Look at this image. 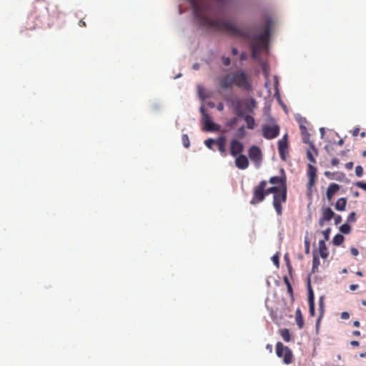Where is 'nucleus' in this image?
<instances>
[{
  "mask_svg": "<svg viewBox=\"0 0 366 366\" xmlns=\"http://www.w3.org/2000/svg\"><path fill=\"white\" fill-rule=\"evenodd\" d=\"M307 176L309 179L307 182V187L308 189H310L315 185L317 179V168L312 164H308Z\"/></svg>",
  "mask_w": 366,
  "mask_h": 366,
  "instance_id": "obj_13",
  "label": "nucleus"
},
{
  "mask_svg": "<svg viewBox=\"0 0 366 366\" xmlns=\"http://www.w3.org/2000/svg\"><path fill=\"white\" fill-rule=\"evenodd\" d=\"M355 185L359 187V188H361L363 190L366 191V182H358L355 184Z\"/></svg>",
  "mask_w": 366,
  "mask_h": 366,
  "instance_id": "obj_41",
  "label": "nucleus"
},
{
  "mask_svg": "<svg viewBox=\"0 0 366 366\" xmlns=\"http://www.w3.org/2000/svg\"><path fill=\"white\" fill-rule=\"evenodd\" d=\"M350 252L355 257H356V256H357L359 254V251L355 247H351Z\"/></svg>",
  "mask_w": 366,
  "mask_h": 366,
  "instance_id": "obj_44",
  "label": "nucleus"
},
{
  "mask_svg": "<svg viewBox=\"0 0 366 366\" xmlns=\"http://www.w3.org/2000/svg\"><path fill=\"white\" fill-rule=\"evenodd\" d=\"M278 152L280 158L286 160L287 154L288 153V135L285 134L282 139L278 141Z\"/></svg>",
  "mask_w": 366,
  "mask_h": 366,
  "instance_id": "obj_9",
  "label": "nucleus"
},
{
  "mask_svg": "<svg viewBox=\"0 0 366 366\" xmlns=\"http://www.w3.org/2000/svg\"><path fill=\"white\" fill-rule=\"evenodd\" d=\"M46 4L44 2H39L34 7V10L31 12L29 19H38V16L36 14V10L39 9L41 11H44L46 9Z\"/></svg>",
  "mask_w": 366,
  "mask_h": 366,
  "instance_id": "obj_18",
  "label": "nucleus"
},
{
  "mask_svg": "<svg viewBox=\"0 0 366 366\" xmlns=\"http://www.w3.org/2000/svg\"><path fill=\"white\" fill-rule=\"evenodd\" d=\"M306 252L308 253L310 250V244L307 241H305Z\"/></svg>",
  "mask_w": 366,
  "mask_h": 366,
  "instance_id": "obj_60",
  "label": "nucleus"
},
{
  "mask_svg": "<svg viewBox=\"0 0 366 366\" xmlns=\"http://www.w3.org/2000/svg\"><path fill=\"white\" fill-rule=\"evenodd\" d=\"M273 262L274 264H279V258L277 256H274L272 257Z\"/></svg>",
  "mask_w": 366,
  "mask_h": 366,
  "instance_id": "obj_57",
  "label": "nucleus"
},
{
  "mask_svg": "<svg viewBox=\"0 0 366 366\" xmlns=\"http://www.w3.org/2000/svg\"><path fill=\"white\" fill-rule=\"evenodd\" d=\"M227 137L224 135L219 136L215 139V144L217 146L218 151L223 157L227 156L226 151Z\"/></svg>",
  "mask_w": 366,
  "mask_h": 366,
  "instance_id": "obj_14",
  "label": "nucleus"
},
{
  "mask_svg": "<svg viewBox=\"0 0 366 366\" xmlns=\"http://www.w3.org/2000/svg\"><path fill=\"white\" fill-rule=\"evenodd\" d=\"M224 100L228 105L234 109V112L239 117H243L244 114L242 108L243 101L239 97L227 96L224 97Z\"/></svg>",
  "mask_w": 366,
  "mask_h": 366,
  "instance_id": "obj_5",
  "label": "nucleus"
},
{
  "mask_svg": "<svg viewBox=\"0 0 366 366\" xmlns=\"http://www.w3.org/2000/svg\"><path fill=\"white\" fill-rule=\"evenodd\" d=\"M234 163L236 167L239 169H246L249 166V160L244 154L237 155Z\"/></svg>",
  "mask_w": 366,
  "mask_h": 366,
  "instance_id": "obj_15",
  "label": "nucleus"
},
{
  "mask_svg": "<svg viewBox=\"0 0 366 366\" xmlns=\"http://www.w3.org/2000/svg\"><path fill=\"white\" fill-rule=\"evenodd\" d=\"M287 201V188H283L277 194L273 195L272 205L277 214L281 216L282 214V204Z\"/></svg>",
  "mask_w": 366,
  "mask_h": 366,
  "instance_id": "obj_4",
  "label": "nucleus"
},
{
  "mask_svg": "<svg viewBox=\"0 0 366 366\" xmlns=\"http://www.w3.org/2000/svg\"><path fill=\"white\" fill-rule=\"evenodd\" d=\"M281 176H274L269 178V183L273 184L275 187H280V189H282L284 187L287 188V178L283 169L280 170Z\"/></svg>",
  "mask_w": 366,
  "mask_h": 366,
  "instance_id": "obj_8",
  "label": "nucleus"
},
{
  "mask_svg": "<svg viewBox=\"0 0 366 366\" xmlns=\"http://www.w3.org/2000/svg\"><path fill=\"white\" fill-rule=\"evenodd\" d=\"M217 109L218 111H220V112L223 111V109H224L223 104L222 103H219L217 104Z\"/></svg>",
  "mask_w": 366,
  "mask_h": 366,
  "instance_id": "obj_52",
  "label": "nucleus"
},
{
  "mask_svg": "<svg viewBox=\"0 0 366 366\" xmlns=\"http://www.w3.org/2000/svg\"><path fill=\"white\" fill-rule=\"evenodd\" d=\"M309 144L310 147L307 150V157L311 163L315 164L316 162L315 157L317 156L318 152L312 143H310Z\"/></svg>",
  "mask_w": 366,
  "mask_h": 366,
  "instance_id": "obj_16",
  "label": "nucleus"
},
{
  "mask_svg": "<svg viewBox=\"0 0 366 366\" xmlns=\"http://www.w3.org/2000/svg\"><path fill=\"white\" fill-rule=\"evenodd\" d=\"M243 104L245 106L247 112L252 113L256 107V101L251 98L250 99L243 101Z\"/></svg>",
  "mask_w": 366,
  "mask_h": 366,
  "instance_id": "obj_19",
  "label": "nucleus"
},
{
  "mask_svg": "<svg viewBox=\"0 0 366 366\" xmlns=\"http://www.w3.org/2000/svg\"><path fill=\"white\" fill-rule=\"evenodd\" d=\"M232 53L234 56L237 55L238 54V49L237 48H235V47H233L232 49Z\"/></svg>",
  "mask_w": 366,
  "mask_h": 366,
  "instance_id": "obj_54",
  "label": "nucleus"
},
{
  "mask_svg": "<svg viewBox=\"0 0 366 366\" xmlns=\"http://www.w3.org/2000/svg\"><path fill=\"white\" fill-rule=\"evenodd\" d=\"M354 327H359L360 326V323L359 321L356 320L353 322Z\"/></svg>",
  "mask_w": 366,
  "mask_h": 366,
  "instance_id": "obj_61",
  "label": "nucleus"
},
{
  "mask_svg": "<svg viewBox=\"0 0 366 366\" xmlns=\"http://www.w3.org/2000/svg\"><path fill=\"white\" fill-rule=\"evenodd\" d=\"M309 311L311 316H315V303H309Z\"/></svg>",
  "mask_w": 366,
  "mask_h": 366,
  "instance_id": "obj_40",
  "label": "nucleus"
},
{
  "mask_svg": "<svg viewBox=\"0 0 366 366\" xmlns=\"http://www.w3.org/2000/svg\"><path fill=\"white\" fill-rule=\"evenodd\" d=\"M334 217L335 213L330 207L324 209L322 212V217L324 218V219H325L326 221H330Z\"/></svg>",
  "mask_w": 366,
  "mask_h": 366,
  "instance_id": "obj_24",
  "label": "nucleus"
},
{
  "mask_svg": "<svg viewBox=\"0 0 366 366\" xmlns=\"http://www.w3.org/2000/svg\"><path fill=\"white\" fill-rule=\"evenodd\" d=\"M280 134V127L278 125L262 127V135L267 139H272L277 137Z\"/></svg>",
  "mask_w": 366,
  "mask_h": 366,
  "instance_id": "obj_7",
  "label": "nucleus"
},
{
  "mask_svg": "<svg viewBox=\"0 0 366 366\" xmlns=\"http://www.w3.org/2000/svg\"><path fill=\"white\" fill-rule=\"evenodd\" d=\"M341 318L343 320H347L350 318V314L347 312H343L341 313Z\"/></svg>",
  "mask_w": 366,
  "mask_h": 366,
  "instance_id": "obj_46",
  "label": "nucleus"
},
{
  "mask_svg": "<svg viewBox=\"0 0 366 366\" xmlns=\"http://www.w3.org/2000/svg\"><path fill=\"white\" fill-rule=\"evenodd\" d=\"M320 262L317 254H314L312 258V272L317 271Z\"/></svg>",
  "mask_w": 366,
  "mask_h": 366,
  "instance_id": "obj_26",
  "label": "nucleus"
},
{
  "mask_svg": "<svg viewBox=\"0 0 366 366\" xmlns=\"http://www.w3.org/2000/svg\"><path fill=\"white\" fill-rule=\"evenodd\" d=\"M182 144L184 147L188 148L190 145L189 139L187 134H183L182 137Z\"/></svg>",
  "mask_w": 366,
  "mask_h": 366,
  "instance_id": "obj_32",
  "label": "nucleus"
},
{
  "mask_svg": "<svg viewBox=\"0 0 366 366\" xmlns=\"http://www.w3.org/2000/svg\"><path fill=\"white\" fill-rule=\"evenodd\" d=\"M267 349H268L269 350V352H272V346L271 345H267Z\"/></svg>",
  "mask_w": 366,
  "mask_h": 366,
  "instance_id": "obj_63",
  "label": "nucleus"
},
{
  "mask_svg": "<svg viewBox=\"0 0 366 366\" xmlns=\"http://www.w3.org/2000/svg\"><path fill=\"white\" fill-rule=\"evenodd\" d=\"M295 320L297 325L300 329L303 328L304 327V320L302 315V312L300 309H297L295 312Z\"/></svg>",
  "mask_w": 366,
  "mask_h": 366,
  "instance_id": "obj_22",
  "label": "nucleus"
},
{
  "mask_svg": "<svg viewBox=\"0 0 366 366\" xmlns=\"http://www.w3.org/2000/svg\"><path fill=\"white\" fill-rule=\"evenodd\" d=\"M334 219H335V224H340L342 222V217L339 214H337V215L335 214Z\"/></svg>",
  "mask_w": 366,
  "mask_h": 366,
  "instance_id": "obj_43",
  "label": "nucleus"
},
{
  "mask_svg": "<svg viewBox=\"0 0 366 366\" xmlns=\"http://www.w3.org/2000/svg\"><path fill=\"white\" fill-rule=\"evenodd\" d=\"M348 222H355L356 221V213L352 212L347 217Z\"/></svg>",
  "mask_w": 366,
  "mask_h": 366,
  "instance_id": "obj_37",
  "label": "nucleus"
},
{
  "mask_svg": "<svg viewBox=\"0 0 366 366\" xmlns=\"http://www.w3.org/2000/svg\"><path fill=\"white\" fill-rule=\"evenodd\" d=\"M340 189L339 184L336 183H332L327 187L326 192V196L328 200H331L335 194Z\"/></svg>",
  "mask_w": 366,
  "mask_h": 366,
  "instance_id": "obj_17",
  "label": "nucleus"
},
{
  "mask_svg": "<svg viewBox=\"0 0 366 366\" xmlns=\"http://www.w3.org/2000/svg\"><path fill=\"white\" fill-rule=\"evenodd\" d=\"M339 163H340V161H339V159H337V158H333V159H332V161H331V164H332V166H335V167L337 166V165L339 164Z\"/></svg>",
  "mask_w": 366,
  "mask_h": 366,
  "instance_id": "obj_47",
  "label": "nucleus"
},
{
  "mask_svg": "<svg viewBox=\"0 0 366 366\" xmlns=\"http://www.w3.org/2000/svg\"><path fill=\"white\" fill-rule=\"evenodd\" d=\"M350 345L353 347H358L360 345V343L358 341L356 340H352L350 342Z\"/></svg>",
  "mask_w": 366,
  "mask_h": 366,
  "instance_id": "obj_50",
  "label": "nucleus"
},
{
  "mask_svg": "<svg viewBox=\"0 0 366 366\" xmlns=\"http://www.w3.org/2000/svg\"><path fill=\"white\" fill-rule=\"evenodd\" d=\"M243 117L244 119V121L247 123V128L249 129H253L254 127V124H255L254 118L250 115H247V116L244 115Z\"/></svg>",
  "mask_w": 366,
  "mask_h": 366,
  "instance_id": "obj_25",
  "label": "nucleus"
},
{
  "mask_svg": "<svg viewBox=\"0 0 366 366\" xmlns=\"http://www.w3.org/2000/svg\"><path fill=\"white\" fill-rule=\"evenodd\" d=\"M355 174L359 177H362L363 174V168L361 166H357L355 167Z\"/></svg>",
  "mask_w": 366,
  "mask_h": 366,
  "instance_id": "obj_38",
  "label": "nucleus"
},
{
  "mask_svg": "<svg viewBox=\"0 0 366 366\" xmlns=\"http://www.w3.org/2000/svg\"><path fill=\"white\" fill-rule=\"evenodd\" d=\"M360 137L362 138H364L365 136H366V132H362L360 134Z\"/></svg>",
  "mask_w": 366,
  "mask_h": 366,
  "instance_id": "obj_62",
  "label": "nucleus"
},
{
  "mask_svg": "<svg viewBox=\"0 0 366 366\" xmlns=\"http://www.w3.org/2000/svg\"><path fill=\"white\" fill-rule=\"evenodd\" d=\"M345 167L348 170H351L353 168V162H350L345 164Z\"/></svg>",
  "mask_w": 366,
  "mask_h": 366,
  "instance_id": "obj_48",
  "label": "nucleus"
},
{
  "mask_svg": "<svg viewBox=\"0 0 366 366\" xmlns=\"http://www.w3.org/2000/svg\"><path fill=\"white\" fill-rule=\"evenodd\" d=\"M359 132H360V128L359 127H355L354 128V129L351 132L352 133V135L353 137H357L358 134H359Z\"/></svg>",
  "mask_w": 366,
  "mask_h": 366,
  "instance_id": "obj_45",
  "label": "nucleus"
},
{
  "mask_svg": "<svg viewBox=\"0 0 366 366\" xmlns=\"http://www.w3.org/2000/svg\"><path fill=\"white\" fill-rule=\"evenodd\" d=\"M352 335L354 336L359 337V336H360L361 333L359 330H355V331H353Z\"/></svg>",
  "mask_w": 366,
  "mask_h": 366,
  "instance_id": "obj_59",
  "label": "nucleus"
},
{
  "mask_svg": "<svg viewBox=\"0 0 366 366\" xmlns=\"http://www.w3.org/2000/svg\"><path fill=\"white\" fill-rule=\"evenodd\" d=\"M244 149V144L236 139L230 142V154L232 157H237L242 154Z\"/></svg>",
  "mask_w": 366,
  "mask_h": 366,
  "instance_id": "obj_12",
  "label": "nucleus"
},
{
  "mask_svg": "<svg viewBox=\"0 0 366 366\" xmlns=\"http://www.w3.org/2000/svg\"><path fill=\"white\" fill-rule=\"evenodd\" d=\"M280 335L282 337V339L285 342H290V334L287 329H283L280 331Z\"/></svg>",
  "mask_w": 366,
  "mask_h": 366,
  "instance_id": "obj_29",
  "label": "nucleus"
},
{
  "mask_svg": "<svg viewBox=\"0 0 366 366\" xmlns=\"http://www.w3.org/2000/svg\"><path fill=\"white\" fill-rule=\"evenodd\" d=\"M233 86L245 91H250L252 89L250 79L247 73L244 71H237L232 73Z\"/></svg>",
  "mask_w": 366,
  "mask_h": 366,
  "instance_id": "obj_1",
  "label": "nucleus"
},
{
  "mask_svg": "<svg viewBox=\"0 0 366 366\" xmlns=\"http://www.w3.org/2000/svg\"><path fill=\"white\" fill-rule=\"evenodd\" d=\"M200 112L202 114V119L204 123L205 130L217 131L219 129V125L214 124L212 121L211 117L203 107L200 108Z\"/></svg>",
  "mask_w": 366,
  "mask_h": 366,
  "instance_id": "obj_6",
  "label": "nucleus"
},
{
  "mask_svg": "<svg viewBox=\"0 0 366 366\" xmlns=\"http://www.w3.org/2000/svg\"><path fill=\"white\" fill-rule=\"evenodd\" d=\"M267 184L266 180H262L257 186L253 189L252 198L250 201V204L255 205L263 202L265 199L264 188Z\"/></svg>",
  "mask_w": 366,
  "mask_h": 366,
  "instance_id": "obj_2",
  "label": "nucleus"
},
{
  "mask_svg": "<svg viewBox=\"0 0 366 366\" xmlns=\"http://www.w3.org/2000/svg\"><path fill=\"white\" fill-rule=\"evenodd\" d=\"M308 303H315L314 301V293L311 288L310 285L309 284V291H308Z\"/></svg>",
  "mask_w": 366,
  "mask_h": 366,
  "instance_id": "obj_33",
  "label": "nucleus"
},
{
  "mask_svg": "<svg viewBox=\"0 0 366 366\" xmlns=\"http://www.w3.org/2000/svg\"><path fill=\"white\" fill-rule=\"evenodd\" d=\"M236 121H237V119L235 118H234L233 119H232L229 122V123H228V126L232 127L236 123Z\"/></svg>",
  "mask_w": 366,
  "mask_h": 366,
  "instance_id": "obj_56",
  "label": "nucleus"
},
{
  "mask_svg": "<svg viewBox=\"0 0 366 366\" xmlns=\"http://www.w3.org/2000/svg\"><path fill=\"white\" fill-rule=\"evenodd\" d=\"M217 82L220 89L223 90L232 88L233 82L232 73L220 76L218 78Z\"/></svg>",
  "mask_w": 366,
  "mask_h": 366,
  "instance_id": "obj_11",
  "label": "nucleus"
},
{
  "mask_svg": "<svg viewBox=\"0 0 366 366\" xmlns=\"http://www.w3.org/2000/svg\"><path fill=\"white\" fill-rule=\"evenodd\" d=\"M248 155L250 159L257 165L259 166L262 159V152L257 146H252L248 151Z\"/></svg>",
  "mask_w": 366,
  "mask_h": 366,
  "instance_id": "obj_10",
  "label": "nucleus"
},
{
  "mask_svg": "<svg viewBox=\"0 0 366 366\" xmlns=\"http://www.w3.org/2000/svg\"><path fill=\"white\" fill-rule=\"evenodd\" d=\"M281 189H280V187L272 186L267 189L264 188L265 195H268L269 194H273V195L277 194L279 192H280Z\"/></svg>",
  "mask_w": 366,
  "mask_h": 366,
  "instance_id": "obj_27",
  "label": "nucleus"
},
{
  "mask_svg": "<svg viewBox=\"0 0 366 366\" xmlns=\"http://www.w3.org/2000/svg\"><path fill=\"white\" fill-rule=\"evenodd\" d=\"M215 144V139H213L212 138H209L204 141V144L209 149H213L212 144Z\"/></svg>",
  "mask_w": 366,
  "mask_h": 366,
  "instance_id": "obj_34",
  "label": "nucleus"
},
{
  "mask_svg": "<svg viewBox=\"0 0 366 366\" xmlns=\"http://www.w3.org/2000/svg\"><path fill=\"white\" fill-rule=\"evenodd\" d=\"M319 305H320V310H321V313H320V315L318 318V320H317V323L320 321V319L321 317H322V315H323V307H324V301H323V297H321L320 300H319Z\"/></svg>",
  "mask_w": 366,
  "mask_h": 366,
  "instance_id": "obj_35",
  "label": "nucleus"
},
{
  "mask_svg": "<svg viewBox=\"0 0 366 366\" xmlns=\"http://www.w3.org/2000/svg\"><path fill=\"white\" fill-rule=\"evenodd\" d=\"M322 234L324 235V237H325V241H327L329 239V237H330V228H327L325 230H324L322 232Z\"/></svg>",
  "mask_w": 366,
  "mask_h": 366,
  "instance_id": "obj_39",
  "label": "nucleus"
},
{
  "mask_svg": "<svg viewBox=\"0 0 366 366\" xmlns=\"http://www.w3.org/2000/svg\"><path fill=\"white\" fill-rule=\"evenodd\" d=\"M357 288H358V285H350V289L352 291L355 290Z\"/></svg>",
  "mask_w": 366,
  "mask_h": 366,
  "instance_id": "obj_55",
  "label": "nucleus"
},
{
  "mask_svg": "<svg viewBox=\"0 0 366 366\" xmlns=\"http://www.w3.org/2000/svg\"><path fill=\"white\" fill-rule=\"evenodd\" d=\"M245 134L246 132L244 127L243 126L239 127L237 130V137L239 138H243L245 136Z\"/></svg>",
  "mask_w": 366,
  "mask_h": 366,
  "instance_id": "obj_36",
  "label": "nucleus"
},
{
  "mask_svg": "<svg viewBox=\"0 0 366 366\" xmlns=\"http://www.w3.org/2000/svg\"><path fill=\"white\" fill-rule=\"evenodd\" d=\"M276 354L279 357L283 358V362L286 365H289L293 362L292 350L280 342H278L276 345Z\"/></svg>",
  "mask_w": 366,
  "mask_h": 366,
  "instance_id": "obj_3",
  "label": "nucleus"
},
{
  "mask_svg": "<svg viewBox=\"0 0 366 366\" xmlns=\"http://www.w3.org/2000/svg\"><path fill=\"white\" fill-rule=\"evenodd\" d=\"M356 274H357V275H358V276H360V277L363 276L362 272H360V271L357 272H356Z\"/></svg>",
  "mask_w": 366,
  "mask_h": 366,
  "instance_id": "obj_64",
  "label": "nucleus"
},
{
  "mask_svg": "<svg viewBox=\"0 0 366 366\" xmlns=\"http://www.w3.org/2000/svg\"><path fill=\"white\" fill-rule=\"evenodd\" d=\"M222 63L224 66H229L231 63V60L229 57H225V56H223L222 57Z\"/></svg>",
  "mask_w": 366,
  "mask_h": 366,
  "instance_id": "obj_42",
  "label": "nucleus"
},
{
  "mask_svg": "<svg viewBox=\"0 0 366 366\" xmlns=\"http://www.w3.org/2000/svg\"><path fill=\"white\" fill-rule=\"evenodd\" d=\"M347 199L345 198H340L335 203V207L338 211H343L345 209Z\"/></svg>",
  "mask_w": 366,
  "mask_h": 366,
  "instance_id": "obj_23",
  "label": "nucleus"
},
{
  "mask_svg": "<svg viewBox=\"0 0 366 366\" xmlns=\"http://www.w3.org/2000/svg\"><path fill=\"white\" fill-rule=\"evenodd\" d=\"M345 240V237L343 235L337 234L333 238V244L335 245L339 246L343 243Z\"/></svg>",
  "mask_w": 366,
  "mask_h": 366,
  "instance_id": "obj_28",
  "label": "nucleus"
},
{
  "mask_svg": "<svg viewBox=\"0 0 366 366\" xmlns=\"http://www.w3.org/2000/svg\"><path fill=\"white\" fill-rule=\"evenodd\" d=\"M326 220L324 219V218L322 217L320 220H319V224L321 227H322L324 225V223Z\"/></svg>",
  "mask_w": 366,
  "mask_h": 366,
  "instance_id": "obj_58",
  "label": "nucleus"
},
{
  "mask_svg": "<svg viewBox=\"0 0 366 366\" xmlns=\"http://www.w3.org/2000/svg\"><path fill=\"white\" fill-rule=\"evenodd\" d=\"M284 282L287 286V292L290 294V295L293 297V290L292 287L287 277H284Z\"/></svg>",
  "mask_w": 366,
  "mask_h": 366,
  "instance_id": "obj_30",
  "label": "nucleus"
},
{
  "mask_svg": "<svg viewBox=\"0 0 366 366\" xmlns=\"http://www.w3.org/2000/svg\"><path fill=\"white\" fill-rule=\"evenodd\" d=\"M340 231L343 234H349L351 231V227L348 224H344L340 226Z\"/></svg>",
  "mask_w": 366,
  "mask_h": 366,
  "instance_id": "obj_31",
  "label": "nucleus"
},
{
  "mask_svg": "<svg viewBox=\"0 0 366 366\" xmlns=\"http://www.w3.org/2000/svg\"><path fill=\"white\" fill-rule=\"evenodd\" d=\"M247 53H246V52H244V51L242 52V53H241V54H240V59H241L242 61H244V60H246V59H247Z\"/></svg>",
  "mask_w": 366,
  "mask_h": 366,
  "instance_id": "obj_49",
  "label": "nucleus"
},
{
  "mask_svg": "<svg viewBox=\"0 0 366 366\" xmlns=\"http://www.w3.org/2000/svg\"><path fill=\"white\" fill-rule=\"evenodd\" d=\"M300 129L301 131V134L302 136L303 142L305 144L312 143L310 140V134L307 132V127L302 124H300Z\"/></svg>",
  "mask_w": 366,
  "mask_h": 366,
  "instance_id": "obj_20",
  "label": "nucleus"
},
{
  "mask_svg": "<svg viewBox=\"0 0 366 366\" xmlns=\"http://www.w3.org/2000/svg\"><path fill=\"white\" fill-rule=\"evenodd\" d=\"M319 252L322 258H327L328 257L327 248L325 240H320L319 242Z\"/></svg>",
  "mask_w": 366,
  "mask_h": 366,
  "instance_id": "obj_21",
  "label": "nucleus"
},
{
  "mask_svg": "<svg viewBox=\"0 0 366 366\" xmlns=\"http://www.w3.org/2000/svg\"><path fill=\"white\" fill-rule=\"evenodd\" d=\"M325 175L330 179H333V174L330 172H325Z\"/></svg>",
  "mask_w": 366,
  "mask_h": 366,
  "instance_id": "obj_51",
  "label": "nucleus"
},
{
  "mask_svg": "<svg viewBox=\"0 0 366 366\" xmlns=\"http://www.w3.org/2000/svg\"><path fill=\"white\" fill-rule=\"evenodd\" d=\"M79 26H81V27H84L86 26V23L85 21L83 20V19H81L79 21Z\"/></svg>",
  "mask_w": 366,
  "mask_h": 366,
  "instance_id": "obj_53",
  "label": "nucleus"
}]
</instances>
